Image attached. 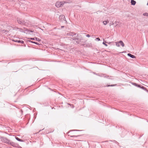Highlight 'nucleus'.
I'll list each match as a JSON object with an SVG mask.
<instances>
[{"label":"nucleus","instance_id":"obj_19","mask_svg":"<svg viewBox=\"0 0 148 148\" xmlns=\"http://www.w3.org/2000/svg\"><path fill=\"white\" fill-rule=\"evenodd\" d=\"M20 40H18L17 39H12V41L14 42H17L18 43H19L20 42Z\"/></svg>","mask_w":148,"mask_h":148},{"label":"nucleus","instance_id":"obj_1","mask_svg":"<svg viewBox=\"0 0 148 148\" xmlns=\"http://www.w3.org/2000/svg\"><path fill=\"white\" fill-rule=\"evenodd\" d=\"M17 21L18 23L19 24L23 25H26V22L25 20L19 18H17Z\"/></svg>","mask_w":148,"mask_h":148},{"label":"nucleus","instance_id":"obj_3","mask_svg":"<svg viewBox=\"0 0 148 148\" xmlns=\"http://www.w3.org/2000/svg\"><path fill=\"white\" fill-rule=\"evenodd\" d=\"M65 2H62V1H58L56 3L55 5L57 8H60L61 6H63V4L64 3H65Z\"/></svg>","mask_w":148,"mask_h":148},{"label":"nucleus","instance_id":"obj_26","mask_svg":"<svg viewBox=\"0 0 148 148\" xmlns=\"http://www.w3.org/2000/svg\"><path fill=\"white\" fill-rule=\"evenodd\" d=\"M19 43H21L22 44H23L24 43V42L23 40H20Z\"/></svg>","mask_w":148,"mask_h":148},{"label":"nucleus","instance_id":"obj_31","mask_svg":"<svg viewBox=\"0 0 148 148\" xmlns=\"http://www.w3.org/2000/svg\"><path fill=\"white\" fill-rule=\"evenodd\" d=\"M80 131V130H71L70 131Z\"/></svg>","mask_w":148,"mask_h":148},{"label":"nucleus","instance_id":"obj_38","mask_svg":"<svg viewBox=\"0 0 148 148\" xmlns=\"http://www.w3.org/2000/svg\"><path fill=\"white\" fill-rule=\"evenodd\" d=\"M147 5H148V2L147 3Z\"/></svg>","mask_w":148,"mask_h":148},{"label":"nucleus","instance_id":"obj_12","mask_svg":"<svg viewBox=\"0 0 148 148\" xmlns=\"http://www.w3.org/2000/svg\"><path fill=\"white\" fill-rule=\"evenodd\" d=\"M29 42H31V43H33L35 44H36L37 45H40V44L39 43H38L37 42H35L33 41H31V40H29Z\"/></svg>","mask_w":148,"mask_h":148},{"label":"nucleus","instance_id":"obj_17","mask_svg":"<svg viewBox=\"0 0 148 148\" xmlns=\"http://www.w3.org/2000/svg\"><path fill=\"white\" fill-rule=\"evenodd\" d=\"M73 33L70 32L69 33H68L67 34V36H72L73 35Z\"/></svg>","mask_w":148,"mask_h":148},{"label":"nucleus","instance_id":"obj_33","mask_svg":"<svg viewBox=\"0 0 148 148\" xmlns=\"http://www.w3.org/2000/svg\"><path fill=\"white\" fill-rule=\"evenodd\" d=\"M93 74H94L96 75H98V74H97V73H95V72H93Z\"/></svg>","mask_w":148,"mask_h":148},{"label":"nucleus","instance_id":"obj_13","mask_svg":"<svg viewBox=\"0 0 148 148\" xmlns=\"http://www.w3.org/2000/svg\"><path fill=\"white\" fill-rule=\"evenodd\" d=\"M131 5H135L136 2V1H131Z\"/></svg>","mask_w":148,"mask_h":148},{"label":"nucleus","instance_id":"obj_27","mask_svg":"<svg viewBox=\"0 0 148 148\" xmlns=\"http://www.w3.org/2000/svg\"><path fill=\"white\" fill-rule=\"evenodd\" d=\"M103 45H105L106 46H107L108 45L105 43L104 42V41H103Z\"/></svg>","mask_w":148,"mask_h":148},{"label":"nucleus","instance_id":"obj_9","mask_svg":"<svg viewBox=\"0 0 148 148\" xmlns=\"http://www.w3.org/2000/svg\"><path fill=\"white\" fill-rule=\"evenodd\" d=\"M127 55L128 56L132 58H136V56H135L132 55L130 53H128Z\"/></svg>","mask_w":148,"mask_h":148},{"label":"nucleus","instance_id":"obj_16","mask_svg":"<svg viewBox=\"0 0 148 148\" xmlns=\"http://www.w3.org/2000/svg\"><path fill=\"white\" fill-rule=\"evenodd\" d=\"M22 113H23V111H22V110H20L19 111V112L18 113V114H19V116H20L22 115Z\"/></svg>","mask_w":148,"mask_h":148},{"label":"nucleus","instance_id":"obj_10","mask_svg":"<svg viewBox=\"0 0 148 148\" xmlns=\"http://www.w3.org/2000/svg\"><path fill=\"white\" fill-rule=\"evenodd\" d=\"M131 83L133 85H134L136 86L137 87H138L139 88V87H140V85H139L137 83L133 82H132Z\"/></svg>","mask_w":148,"mask_h":148},{"label":"nucleus","instance_id":"obj_14","mask_svg":"<svg viewBox=\"0 0 148 148\" xmlns=\"http://www.w3.org/2000/svg\"><path fill=\"white\" fill-rule=\"evenodd\" d=\"M76 34H75L74 33H73V36H72V38H72L73 40H75V37H76Z\"/></svg>","mask_w":148,"mask_h":148},{"label":"nucleus","instance_id":"obj_39","mask_svg":"<svg viewBox=\"0 0 148 148\" xmlns=\"http://www.w3.org/2000/svg\"><path fill=\"white\" fill-rule=\"evenodd\" d=\"M56 29V27H55V28H54V29Z\"/></svg>","mask_w":148,"mask_h":148},{"label":"nucleus","instance_id":"obj_11","mask_svg":"<svg viewBox=\"0 0 148 148\" xmlns=\"http://www.w3.org/2000/svg\"><path fill=\"white\" fill-rule=\"evenodd\" d=\"M15 139L18 141L21 142H23L24 141L23 140L20 139V138H19L15 136Z\"/></svg>","mask_w":148,"mask_h":148},{"label":"nucleus","instance_id":"obj_29","mask_svg":"<svg viewBox=\"0 0 148 148\" xmlns=\"http://www.w3.org/2000/svg\"><path fill=\"white\" fill-rule=\"evenodd\" d=\"M109 77V76H107V75H105V76H104V77L105 78H108Z\"/></svg>","mask_w":148,"mask_h":148},{"label":"nucleus","instance_id":"obj_37","mask_svg":"<svg viewBox=\"0 0 148 148\" xmlns=\"http://www.w3.org/2000/svg\"><path fill=\"white\" fill-rule=\"evenodd\" d=\"M41 131V130H40L38 132H37L36 134H38V133H39V132H40Z\"/></svg>","mask_w":148,"mask_h":148},{"label":"nucleus","instance_id":"obj_34","mask_svg":"<svg viewBox=\"0 0 148 148\" xmlns=\"http://www.w3.org/2000/svg\"><path fill=\"white\" fill-rule=\"evenodd\" d=\"M19 29H20V28H19L17 27V28H16V30H18V29L19 30Z\"/></svg>","mask_w":148,"mask_h":148},{"label":"nucleus","instance_id":"obj_7","mask_svg":"<svg viewBox=\"0 0 148 148\" xmlns=\"http://www.w3.org/2000/svg\"><path fill=\"white\" fill-rule=\"evenodd\" d=\"M30 39L31 40H36L38 42H40L41 41V40L39 38L36 37L33 38H30Z\"/></svg>","mask_w":148,"mask_h":148},{"label":"nucleus","instance_id":"obj_23","mask_svg":"<svg viewBox=\"0 0 148 148\" xmlns=\"http://www.w3.org/2000/svg\"><path fill=\"white\" fill-rule=\"evenodd\" d=\"M143 15L144 16H146L147 17L148 16V13L147 12L144 13Z\"/></svg>","mask_w":148,"mask_h":148},{"label":"nucleus","instance_id":"obj_24","mask_svg":"<svg viewBox=\"0 0 148 148\" xmlns=\"http://www.w3.org/2000/svg\"><path fill=\"white\" fill-rule=\"evenodd\" d=\"M19 30L20 32L25 33V32L24 31L23 29H22L20 28Z\"/></svg>","mask_w":148,"mask_h":148},{"label":"nucleus","instance_id":"obj_35","mask_svg":"<svg viewBox=\"0 0 148 148\" xmlns=\"http://www.w3.org/2000/svg\"><path fill=\"white\" fill-rule=\"evenodd\" d=\"M64 27V26H61V27L62 28H63Z\"/></svg>","mask_w":148,"mask_h":148},{"label":"nucleus","instance_id":"obj_18","mask_svg":"<svg viewBox=\"0 0 148 148\" xmlns=\"http://www.w3.org/2000/svg\"><path fill=\"white\" fill-rule=\"evenodd\" d=\"M139 88L144 90H147V89L146 88L144 87L143 86L141 85H140V87H139Z\"/></svg>","mask_w":148,"mask_h":148},{"label":"nucleus","instance_id":"obj_30","mask_svg":"<svg viewBox=\"0 0 148 148\" xmlns=\"http://www.w3.org/2000/svg\"><path fill=\"white\" fill-rule=\"evenodd\" d=\"M86 36L88 37H90V35L89 34H87L86 35Z\"/></svg>","mask_w":148,"mask_h":148},{"label":"nucleus","instance_id":"obj_36","mask_svg":"<svg viewBox=\"0 0 148 148\" xmlns=\"http://www.w3.org/2000/svg\"><path fill=\"white\" fill-rule=\"evenodd\" d=\"M114 142L115 143H118V142H117L116 141H115V140H114Z\"/></svg>","mask_w":148,"mask_h":148},{"label":"nucleus","instance_id":"obj_6","mask_svg":"<svg viewBox=\"0 0 148 148\" xmlns=\"http://www.w3.org/2000/svg\"><path fill=\"white\" fill-rule=\"evenodd\" d=\"M8 144H10L13 147H16V144H15L13 142H11V141L10 140V142Z\"/></svg>","mask_w":148,"mask_h":148},{"label":"nucleus","instance_id":"obj_28","mask_svg":"<svg viewBox=\"0 0 148 148\" xmlns=\"http://www.w3.org/2000/svg\"><path fill=\"white\" fill-rule=\"evenodd\" d=\"M79 135H77V136H70L71 137H76L78 136H79Z\"/></svg>","mask_w":148,"mask_h":148},{"label":"nucleus","instance_id":"obj_25","mask_svg":"<svg viewBox=\"0 0 148 148\" xmlns=\"http://www.w3.org/2000/svg\"><path fill=\"white\" fill-rule=\"evenodd\" d=\"M95 40H97L98 41L100 40V39L99 38H97L95 39Z\"/></svg>","mask_w":148,"mask_h":148},{"label":"nucleus","instance_id":"obj_2","mask_svg":"<svg viewBox=\"0 0 148 148\" xmlns=\"http://www.w3.org/2000/svg\"><path fill=\"white\" fill-rule=\"evenodd\" d=\"M79 40V41H77L76 42L77 44H79V42H81L82 40H83L82 38L81 37V36L80 35H79L77 34H76L75 38V40Z\"/></svg>","mask_w":148,"mask_h":148},{"label":"nucleus","instance_id":"obj_21","mask_svg":"<svg viewBox=\"0 0 148 148\" xmlns=\"http://www.w3.org/2000/svg\"><path fill=\"white\" fill-rule=\"evenodd\" d=\"M108 21H103V23L104 25H106L108 23Z\"/></svg>","mask_w":148,"mask_h":148},{"label":"nucleus","instance_id":"obj_4","mask_svg":"<svg viewBox=\"0 0 148 148\" xmlns=\"http://www.w3.org/2000/svg\"><path fill=\"white\" fill-rule=\"evenodd\" d=\"M59 18L60 21L63 22V21H65V23L66 24L67 23V21L66 20L65 16L64 15H62L59 16Z\"/></svg>","mask_w":148,"mask_h":148},{"label":"nucleus","instance_id":"obj_15","mask_svg":"<svg viewBox=\"0 0 148 148\" xmlns=\"http://www.w3.org/2000/svg\"><path fill=\"white\" fill-rule=\"evenodd\" d=\"M119 43H120V44L122 47H123L124 46V44L123 42L121 41L120 40L119 41Z\"/></svg>","mask_w":148,"mask_h":148},{"label":"nucleus","instance_id":"obj_5","mask_svg":"<svg viewBox=\"0 0 148 148\" xmlns=\"http://www.w3.org/2000/svg\"><path fill=\"white\" fill-rule=\"evenodd\" d=\"M1 140L2 141H3L4 143L8 144H9L10 141V140L4 137H3L2 138Z\"/></svg>","mask_w":148,"mask_h":148},{"label":"nucleus","instance_id":"obj_32","mask_svg":"<svg viewBox=\"0 0 148 148\" xmlns=\"http://www.w3.org/2000/svg\"><path fill=\"white\" fill-rule=\"evenodd\" d=\"M98 76H99L100 77H103V75H102V74L101 75H98Z\"/></svg>","mask_w":148,"mask_h":148},{"label":"nucleus","instance_id":"obj_22","mask_svg":"<svg viewBox=\"0 0 148 148\" xmlns=\"http://www.w3.org/2000/svg\"><path fill=\"white\" fill-rule=\"evenodd\" d=\"M116 43V45L117 46V47H119L120 46V43H119V42H115Z\"/></svg>","mask_w":148,"mask_h":148},{"label":"nucleus","instance_id":"obj_8","mask_svg":"<svg viewBox=\"0 0 148 148\" xmlns=\"http://www.w3.org/2000/svg\"><path fill=\"white\" fill-rule=\"evenodd\" d=\"M81 45H83V46L84 45H86V47H92V44H81Z\"/></svg>","mask_w":148,"mask_h":148},{"label":"nucleus","instance_id":"obj_20","mask_svg":"<svg viewBox=\"0 0 148 148\" xmlns=\"http://www.w3.org/2000/svg\"><path fill=\"white\" fill-rule=\"evenodd\" d=\"M116 84H112V85H108L106 86L108 87H110V86L112 87V86H116Z\"/></svg>","mask_w":148,"mask_h":148}]
</instances>
